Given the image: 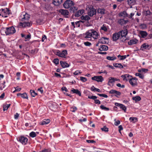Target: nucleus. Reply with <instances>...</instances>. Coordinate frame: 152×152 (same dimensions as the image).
Segmentation results:
<instances>
[{"label": "nucleus", "mask_w": 152, "mask_h": 152, "mask_svg": "<svg viewBox=\"0 0 152 152\" xmlns=\"http://www.w3.org/2000/svg\"><path fill=\"white\" fill-rule=\"evenodd\" d=\"M114 121H115V122L114 123V125L115 126H117L119 125L120 123V122L119 120H118L116 121V119H115Z\"/></svg>", "instance_id": "4d7b16f0"}, {"label": "nucleus", "mask_w": 152, "mask_h": 152, "mask_svg": "<svg viewBox=\"0 0 152 152\" xmlns=\"http://www.w3.org/2000/svg\"><path fill=\"white\" fill-rule=\"evenodd\" d=\"M55 54L59 57L65 58L67 54V52L66 50H63L62 52H61L59 50H57L55 53Z\"/></svg>", "instance_id": "20e7f679"}, {"label": "nucleus", "mask_w": 152, "mask_h": 152, "mask_svg": "<svg viewBox=\"0 0 152 152\" xmlns=\"http://www.w3.org/2000/svg\"><path fill=\"white\" fill-rule=\"evenodd\" d=\"M136 0H127L128 4L130 6H132L136 3Z\"/></svg>", "instance_id": "cd10ccee"}, {"label": "nucleus", "mask_w": 152, "mask_h": 152, "mask_svg": "<svg viewBox=\"0 0 152 152\" xmlns=\"http://www.w3.org/2000/svg\"><path fill=\"white\" fill-rule=\"evenodd\" d=\"M128 21V20H125L124 19H121L118 20V23L119 24L122 25L126 24Z\"/></svg>", "instance_id": "5701e85b"}, {"label": "nucleus", "mask_w": 152, "mask_h": 152, "mask_svg": "<svg viewBox=\"0 0 152 152\" xmlns=\"http://www.w3.org/2000/svg\"><path fill=\"white\" fill-rule=\"evenodd\" d=\"M126 27L124 26V29L121 34V36L120 37V39L121 41L123 42H126L129 39L126 38V36L127 35L128 32L127 29L126 28Z\"/></svg>", "instance_id": "f03ea898"}, {"label": "nucleus", "mask_w": 152, "mask_h": 152, "mask_svg": "<svg viewBox=\"0 0 152 152\" xmlns=\"http://www.w3.org/2000/svg\"><path fill=\"white\" fill-rule=\"evenodd\" d=\"M63 0H53V3L56 6L59 5L62 2Z\"/></svg>", "instance_id": "aec40b11"}, {"label": "nucleus", "mask_w": 152, "mask_h": 152, "mask_svg": "<svg viewBox=\"0 0 152 152\" xmlns=\"http://www.w3.org/2000/svg\"><path fill=\"white\" fill-rule=\"evenodd\" d=\"M108 47L105 45H101L100 46V48L99 49V50L100 51L103 50H107L108 49Z\"/></svg>", "instance_id": "b1692460"}, {"label": "nucleus", "mask_w": 152, "mask_h": 152, "mask_svg": "<svg viewBox=\"0 0 152 152\" xmlns=\"http://www.w3.org/2000/svg\"><path fill=\"white\" fill-rule=\"evenodd\" d=\"M130 84L132 86H137V82L135 81H133L132 79H130V80H129Z\"/></svg>", "instance_id": "c756f323"}, {"label": "nucleus", "mask_w": 152, "mask_h": 152, "mask_svg": "<svg viewBox=\"0 0 152 152\" xmlns=\"http://www.w3.org/2000/svg\"><path fill=\"white\" fill-rule=\"evenodd\" d=\"M91 90L92 91H96L99 92H101V91L99 89L95 87L94 86H92L91 87Z\"/></svg>", "instance_id": "58836bf2"}, {"label": "nucleus", "mask_w": 152, "mask_h": 152, "mask_svg": "<svg viewBox=\"0 0 152 152\" xmlns=\"http://www.w3.org/2000/svg\"><path fill=\"white\" fill-rule=\"evenodd\" d=\"M92 33L91 30L87 32L86 33L85 37L86 38H91V37Z\"/></svg>", "instance_id": "7c9ffc66"}, {"label": "nucleus", "mask_w": 152, "mask_h": 152, "mask_svg": "<svg viewBox=\"0 0 152 152\" xmlns=\"http://www.w3.org/2000/svg\"><path fill=\"white\" fill-rule=\"evenodd\" d=\"M30 92L31 96L33 97H34L36 96L37 95V94L35 93V91L34 90H30Z\"/></svg>", "instance_id": "a19ab883"}, {"label": "nucleus", "mask_w": 152, "mask_h": 152, "mask_svg": "<svg viewBox=\"0 0 152 152\" xmlns=\"http://www.w3.org/2000/svg\"><path fill=\"white\" fill-rule=\"evenodd\" d=\"M59 12L65 18H68L69 17L68 15L69 14V12L67 10L61 9L59 10Z\"/></svg>", "instance_id": "1a4fd4ad"}, {"label": "nucleus", "mask_w": 152, "mask_h": 152, "mask_svg": "<svg viewBox=\"0 0 152 152\" xmlns=\"http://www.w3.org/2000/svg\"><path fill=\"white\" fill-rule=\"evenodd\" d=\"M30 18V15L27 13H25V14L23 15V17L22 18L21 20L22 22L28 21Z\"/></svg>", "instance_id": "f8f14e48"}, {"label": "nucleus", "mask_w": 152, "mask_h": 152, "mask_svg": "<svg viewBox=\"0 0 152 152\" xmlns=\"http://www.w3.org/2000/svg\"><path fill=\"white\" fill-rule=\"evenodd\" d=\"M134 13H131L130 15H128L127 18L131 19L132 20H133L134 18H133V17L134 16Z\"/></svg>", "instance_id": "a18cd8bd"}, {"label": "nucleus", "mask_w": 152, "mask_h": 152, "mask_svg": "<svg viewBox=\"0 0 152 152\" xmlns=\"http://www.w3.org/2000/svg\"><path fill=\"white\" fill-rule=\"evenodd\" d=\"M121 16H123L124 17H128V14L127 13L126 11H123V12L121 13Z\"/></svg>", "instance_id": "37998d69"}, {"label": "nucleus", "mask_w": 152, "mask_h": 152, "mask_svg": "<svg viewBox=\"0 0 152 152\" xmlns=\"http://www.w3.org/2000/svg\"><path fill=\"white\" fill-rule=\"evenodd\" d=\"M17 140L24 145H26L28 141V139L26 137L23 136L18 137L17 138Z\"/></svg>", "instance_id": "423d86ee"}, {"label": "nucleus", "mask_w": 152, "mask_h": 152, "mask_svg": "<svg viewBox=\"0 0 152 152\" xmlns=\"http://www.w3.org/2000/svg\"><path fill=\"white\" fill-rule=\"evenodd\" d=\"M121 77L123 78L124 80L127 81L128 80H130V79L131 78L132 76L130 75L129 74H125L124 75H122Z\"/></svg>", "instance_id": "4468645a"}, {"label": "nucleus", "mask_w": 152, "mask_h": 152, "mask_svg": "<svg viewBox=\"0 0 152 152\" xmlns=\"http://www.w3.org/2000/svg\"><path fill=\"white\" fill-rule=\"evenodd\" d=\"M143 14L145 16H147L148 15H151L152 14V13L150 10H144L143 12Z\"/></svg>", "instance_id": "2f4dec72"}, {"label": "nucleus", "mask_w": 152, "mask_h": 152, "mask_svg": "<svg viewBox=\"0 0 152 152\" xmlns=\"http://www.w3.org/2000/svg\"><path fill=\"white\" fill-rule=\"evenodd\" d=\"M100 30L104 31L106 32L107 31V28L105 24H103L101 27Z\"/></svg>", "instance_id": "4c0bfd02"}, {"label": "nucleus", "mask_w": 152, "mask_h": 152, "mask_svg": "<svg viewBox=\"0 0 152 152\" xmlns=\"http://www.w3.org/2000/svg\"><path fill=\"white\" fill-rule=\"evenodd\" d=\"M60 63L61 66L63 68L68 67H69L70 66L69 64H68L65 61H60Z\"/></svg>", "instance_id": "dca6fc26"}, {"label": "nucleus", "mask_w": 152, "mask_h": 152, "mask_svg": "<svg viewBox=\"0 0 152 152\" xmlns=\"http://www.w3.org/2000/svg\"><path fill=\"white\" fill-rule=\"evenodd\" d=\"M135 75L136 76H139V77L142 79H143L144 78V76L140 73H136Z\"/></svg>", "instance_id": "de8ad7c7"}, {"label": "nucleus", "mask_w": 152, "mask_h": 152, "mask_svg": "<svg viewBox=\"0 0 152 152\" xmlns=\"http://www.w3.org/2000/svg\"><path fill=\"white\" fill-rule=\"evenodd\" d=\"M86 141L88 143H95L96 141L94 140H87Z\"/></svg>", "instance_id": "bf43d9fd"}, {"label": "nucleus", "mask_w": 152, "mask_h": 152, "mask_svg": "<svg viewBox=\"0 0 152 152\" xmlns=\"http://www.w3.org/2000/svg\"><path fill=\"white\" fill-rule=\"evenodd\" d=\"M92 36L94 39H96L98 38L99 35L98 33L96 31L91 30Z\"/></svg>", "instance_id": "ddd939ff"}, {"label": "nucleus", "mask_w": 152, "mask_h": 152, "mask_svg": "<svg viewBox=\"0 0 152 152\" xmlns=\"http://www.w3.org/2000/svg\"><path fill=\"white\" fill-rule=\"evenodd\" d=\"M149 47V46L148 45H147L146 43H144L141 46L140 50L145 51V49L148 48Z\"/></svg>", "instance_id": "a211bd4d"}, {"label": "nucleus", "mask_w": 152, "mask_h": 152, "mask_svg": "<svg viewBox=\"0 0 152 152\" xmlns=\"http://www.w3.org/2000/svg\"><path fill=\"white\" fill-rule=\"evenodd\" d=\"M70 10L71 12H73V13H76V12L77 9V8L75 7H72L70 8Z\"/></svg>", "instance_id": "ea45409f"}, {"label": "nucleus", "mask_w": 152, "mask_h": 152, "mask_svg": "<svg viewBox=\"0 0 152 152\" xmlns=\"http://www.w3.org/2000/svg\"><path fill=\"white\" fill-rule=\"evenodd\" d=\"M88 98L89 99H91L94 100V101L96 99L97 97L95 96H88Z\"/></svg>", "instance_id": "49530a36"}, {"label": "nucleus", "mask_w": 152, "mask_h": 152, "mask_svg": "<svg viewBox=\"0 0 152 152\" xmlns=\"http://www.w3.org/2000/svg\"><path fill=\"white\" fill-rule=\"evenodd\" d=\"M53 62L56 65H57L59 64V60L58 58L54 59L53 61Z\"/></svg>", "instance_id": "3c124183"}, {"label": "nucleus", "mask_w": 152, "mask_h": 152, "mask_svg": "<svg viewBox=\"0 0 152 152\" xmlns=\"http://www.w3.org/2000/svg\"><path fill=\"white\" fill-rule=\"evenodd\" d=\"M22 22V23L21 22L20 23V25L23 27H30L32 25V23L31 21H29L28 20Z\"/></svg>", "instance_id": "6e6552de"}, {"label": "nucleus", "mask_w": 152, "mask_h": 152, "mask_svg": "<svg viewBox=\"0 0 152 152\" xmlns=\"http://www.w3.org/2000/svg\"><path fill=\"white\" fill-rule=\"evenodd\" d=\"M19 116V114L18 113H16L14 115V118L15 119H18Z\"/></svg>", "instance_id": "0e129e2a"}, {"label": "nucleus", "mask_w": 152, "mask_h": 152, "mask_svg": "<svg viewBox=\"0 0 152 152\" xmlns=\"http://www.w3.org/2000/svg\"><path fill=\"white\" fill-rule=\"evenodd\" d=\"M106 39H108V38L105 37H102L100 39L99 42L102 44H106V42L105 41Z\"/></svg>", "instance_id": "72a5a7b5"}, {"label": "nucleus", "mask_w": 152, "mask_h": 152, "mask_svg": "<svg viewBox=\"0 0 152 152\" xmlns=\"http://www.w3.org/2000/svg\"><path fill=\"white\" fill-rule=\"evenodd\" d=\"M94 101V102L96 104H101L100 101L98 99H96Z\"/></svg>", "instance_id": "680f3d73"}, {"label": "nucleus", "mask_w": 152, "mask_h": 152, "mask_svg": "<svg viewBox=\"0 0 152 152\" xmlns=\"http://www.w3.org/2000/svg\"><path fill=\"white\" fill-rule=\"evenodd\" d=\"M87 13L88 15H86L85 16L82 15L80 17L82 20H84L87 21L86 26L88 27L91 25V22L89 21L90 18L89 17H92L96 14V10L94 8L93 6L92 5L89 6L86 8Z\"/></svg>", "instance_id": "f257e3e1"}, {"label": "nucleus", "mask_w": 152, "mask_h": 152, "mask_svg": "<svg viewBox=\"0 0 152 152\" xmlns=\"http://www.w3.org/2000/svg\"><path fill=\"white\" fill-rule=\"evenodd\" d=\"M80 80L83 82H85L87 81V79L85 77H80Z\"/></svg>", "instance_id": "6e6d98bb"}, {"label": "nucleus", "mask_w": 152, "mask_h": 152, "mask_svg": "<svg viewBox=\"0 0 152 152\" xmlns=\"http://www.w3.org/2000/svg\"><path fill=\"white\" fill-rule=\"evenodd\" d=\"M1 11L0 12V15H3V16L4 15V14H6V15H9V12L8 10L7 9H6L5 10L4 9H1Z\"/></svg>", "instance_id": "412c9836"}, {"label": "nucleus", "mask_w": 152, "mask_h": 152, "mask_svg": "<svg viewBox=\"0 0 152 152\" xmlns=\"http://www.w3.org/2000/svg\"><path fill=\"white\" fill-rule=\"evenodd\" d=\"M71 111L72 112H75L77 110V108L76 107H72L71 108Z\"/></svg>", "instance_id": "13d9d810"}, {"label": "nucleus", "mask_w": 152, "mask_h": 152, "mask_svg": "<svg viewBox=\"0 0 152 152\" xmlns=\"http://www.w3.org/2000/svg\"><path fill=\"white\" fill-rule=\"evenodd\" d=\"M106 59L109 60L113 61L116 59V58L115 56L112 57L107 56L106 57Z\"/></svg>", "instance_id": "e433bc0d"}, {"label": "nucleus", "mask_w": 152, "mask_h": 152, "mask_svg": "<svg viewBox=\"0 0 152 152\" xmlns=\"http://www.w3.org/2000/svg\"><path fill=\"white\" fill-rule=\"evenodd\" d=\"M135 119L137 120V118L134 117H130L129 119V120L131 122H132L134 123V121Z\"/></svg>", "instance_id": "5fc2aeb1"}, {"label": "nucleus", "mask_w": 152, "mask_h": 152, "mask_svg": "<svg viewBox=\"0 0 152 152\" xmlns=\"http://www.w3.org/2000/svg\"><path fill=\"white\" fill-rule=\"evenodd\" d=\"M101 129L102 131L105 132H108L109 130L108 128H107L106 126H104L103 128H101Z\"/></svg>", "instance_id": "09e8293b"}, {"label": "nucleus", "mask_w": 152, "mask_h": 152, "mask_svg": "<svg viewBox=\"0 0 152 152\" xmlns=\"http://www.w3.org/2000/svg\"><path fill=\"white\" fill-rule=\"evenodd\" d=\"M124 30H121L118 32L114 33L113 35V41H116L121 36V34L122 33Z\"/></svg>", "instance_id": "39448f33"}, {"label": "nucleus", "mask_w": 152, "mask_h": 152, "mask_svg": "<svg viewBox=\"0 0 152 152\" xmlns=\"http://www.w3.org/2000/svg\"><path fill=\"white\" fill-rule=\"evenodd\" d=\"M39 152H50V150L49 149H45Z\"/></svg>", "instance_id": "338daca9"}, {"label": "nucleus", "mask_w": 152, "mask_h": 152, "mask_svg": "<svg viewBox=\"0 0 152 152\" xmlns=\"http://www.w3.org/2000/svg\"><path fill=\"white\" fill-rule=\"evenodd\" d=\"M115 105L116 106L119 107L121 109L124 111V112H126V107L124 104L117 102H115Z\"/></svg>", "instance_id": "9b49d317"}, {"label": "nucleus", "mask_w": 152, "mask_h": 152, "mask_svg": "<svg viewBox=\"0 0 152 152\" xmlns=\"http://www.w3.org/2000/svg\"><path fill=\"white\" fill-rule=\"evenodd\" d=\"M132 99L136 102H138L140 101L141 99V97L139 96H137L132 97Z\"/></svg>", "instance_id": "c9c22d12"}, {"label": "nucleus", "mask_w": 152, "mask_h": 152, "mask_svg": "<svg viewBox=\"0 0 152 152\" xmlns=\"http://www.w3.org/2000/svg\"><path fill=\"white\" fill-rule=\"evenodd\" d=\"M97 95L100 96H102L104 98H107L108 97L107 95L105 94H98Z\"/></svg>", "instance_id": "864d4df0"}, {"label": "nucleus", "mask_w": 152, "mask_h": 152, "mask_svg": "<svg viewBox=\"0 0 152 152\" xmlns=\"http://www.w3.org/2000/svg\"><path fill=\"white\" fill-rule=\"evenodd\" d=\"M50 122V119H45L42 121V122H40L41 123L40 124L42 125H46L49 124Z\"/></svg>", "instance_id": "a878e982"}, {"label": "nucleus", "mask_w": 152, "mask_h": 152, "mask_svg": "<svg viewBox=\"0 0 152 152\" xmlns=\"http://www.w3.org/2000/svg\"><path fill=\"white\" fill-rule=\"evenodd\" d=\"M29 136L32 138L35 137L36 136L37 134L36 133L34 132H32L30 133L29 134Z\"/></svg>", "instance_id": "79ce46f5"}, {"label": "nucleus", "mask_w": 152, "mask_h": 152, "mask_svg": "<svg viewBox=\"0 0 152 152\" xmlns=\"http://www.w3.org/2000/svg\"><path fill=\"white\" fill-rule=\"evenodd\" d=\"M138 42V40L136 39H132L130 40L128 42L129 45H132L136 44Z\"/></svg>", "instance_id": "6ab92c4d"}, {"label": "nucleus", "mask_w": 152, "mask_h": 152, "mask_svg": "<svg viewBox=\"0 0 152 152\" xmlns=\"http://www.w3.org/2000/svg\"><path fill=\"white\" fill-rule=\"evenodd\" d=\"M140 34L142 38H145L147 36L148 33L145 31H140Z\"/></svg>", "instance_id": "4be33fe9"}, {"label": "nucleus", "mask_w": 152, "mask_h": 152, "mask_svg": "<svg viewBox=\"0 0 152 152\" xmlns=\"http://www.w3.org/2000/svg\"><path fill=\"white\" fill-rule=\"evenodd\" d=\"M100 107L102 109L106 111H108L109 110V109L108 108L106 107L103 105H101L100 106Z\"/></svg>", "instance_id": "c03bdc74"}, {"label": "nucleus", "mask_w": 152, "mask_h": 152, "mask_svg": "<svg viewBox=\"0 0 152 152\" xmlns=\"http://www.w3.org/2000/svg\"><path fill=\"white\" fill-rule=\"evenodd\" d=\"M92 80H95L98 82H102L103 80V77L102 76H95L91 78Z\"/></svg>", "instance_id": "9d476101"}, {"label": "nucleus", "mask_w": 152, "mask_h": 152, "mask_svg": "<svg viewBox=\"0 0 152 152\" xmlns=\"http://www.w3.org/2000/svg\"><path fill=\"white\" fill-rule=\"evenodd\" d=\"M21 89V88H18V87H17L15 88V89L14 91H13V92H15V91H19Z\"/></svg>", "instance_id": "69168bd1"}, {"label": "nucleus", "mask_w": 152, "mask_h": 152, "mask_svg": "<svg viewBox=\"0 0 152 152\" xmlns=\"http://www.w3.org/2000/svg\"><path fill=\"white\" fill-rule=\"evenodd\" d=\"M97 12L101 15H104L106 13V10L104 9L99 8L97 10Z\"/></svg>", "instance_id": "393cba45"}, {"label": "nucleus", "mask_w": 152, "mask_h": 152, "mask_svg": "<svg viewBox=\"0 0 152 152\" xmlns=\"http://www.w3.org/2000/svg\"><path fill=\"white\" fill-rule=\"evenodd\" d=\"M84 44L85 45L87 46H90L91 45V44L88 42H85Z\"/></svg>", "instance_id": "603ef678"}, {"label": "nucleus", "mask_w": 152, "mask_h": 152, "mask_svg": "<svg viewBox=\"0 0 152 152\" xmlns=\"http://www.w3.org/2000/svg\"><path fill=\"white\" fill-rule=\"evenodd\" d=\"M10 105V104H4L3 105V110L5 111L7 110Z\"/></svg>", "instance_id": "f704fd0d"}, {"label": "nucleus", "mask_w": 152, "mask_h": 152, "mask_svg": "<svg viewBox=\"0 0 152 152\" xmlns=\"http://www.w3.org/2000/svg\"><path fill=\"white\" fill-rule=\"evenodd\" d=\"M75 25L76 26V27H78L80 26V24L79 22L77 21L75 22Z\"/></svg>", "instance_id": "e2e57ef3"}, {"label": "nucleus", "mask_w": 152, "mask_h": 152, "mask_svg": "<svg viewBox=\"0 0 152 152\" xmlns=\"http://www.w3.org/2000/svg\"><path fill=\"white\" fill-rule=\"evenodd\" d=\"M84 12V10H79L76 12L75 16L76 17H78L81 16Z\"/></svg>", "instance_id": "f3484780"}, {"label": "nucleus", "mask_w": 152, "mask_h": 152, "mask_svg": "<svg viewBox=\"0 0 152 152\" xmlns=\"http://www.w3.org/2000/svg\"><path fill=\"white\" fill-rule=\"evenodd\" d=\"M5 82L4 81L3 83L0 84V90H2L4 88L5 85L4 84Z\"/></svg>", "instance_id": "8fccbe9b"}, {"label": "nucleus", "mask_w": 152, "mask_h": 152, "mask_svg": "<svg viewBox=\"0 0 152 152\" xmlns=\"http://www.w3.org/2000/svg\"><path fill=\"white\" fill-rule=\"evenodd\" d=\"M17 96H21L23 99H28V97L26 93H24L23 94L18 93L17 94Z\"/></svg>", "instance_id": "bb28decb"}, {"label": "nucleus", "mask_w": 152, "mask_h": 152, "mask_svg": "<svg viewBox=\"0 0 152 152\" xmlns=\"http://www.w3.org/2000/svg\"><path fill=\"white\" fill-rule=\"evenodd\" d=\"M78 21L80 23V25H81V23H85L86 24V23H87V21H86L85 20V21L80 20Z\"/></svg>", "instance_id": "052dcab7"}, {"label": "nucleus", "mask_w": 152, "mask_h": 152, "mask_svg": "<svg viewBox=\"0 0 152 152\" xmlns=\"http://www.w3.org/2000/svg\"><path fill=\"white\" fill-rule=\"evenodd\" d=\"M114 83V77H110L109 78V81L107 83L108 85L110 86L111 84H112L113 86Z\"/></svg>", "instance_id": "2eb2a0df"}, {"label": "nucleus", "mask_w": 152, "mask_h": 152, "mask_svg": "<svg viewBox=\"0 0 152 152\" xmlns=\"http://www.w3.org/2000/svg\"><path fill=\"white\" fill-rule=\"evenodd\" d=\"M71 91L73 93H75L78 94L79 95V96H81V93L78 90L75 89L74 88H72Z\"/></svg>", "instance_id": "c85d7f7f"}, {"label": "nucleus", "mask_w": 152, "mask_h": 152, "mask_svg": "<svg viewBox=\"0 0 152 152\" xmlns=\"http://www.w3.org/2000/svg\"><path fill=\"white\" fill-rule=\"evenodd\" d=\"M116 91L114 90H111L110 91L109 93L111 94H115Z\"/></svg>", "instance_id": "774afa93"}, {"label": "nucleus", "mask_w": 152, "mask_h": 152, "mask_svg": "<svg viewBox=\"0 0 152 152\" xmlns=\"http://www.w3.org/2000/svg\"><path fill=\"white\" fill-rule=\"evenodd\" d=\"M113 66L115 67H119L120 68H123V66L120 63H115L113 64Z\"/></svg>", "instance_id": "473e14b6"}, {"label": "nucleus", "mask_w": 152, "mask_h": 152, "mask_svg": "<svg viewBox=\"0 0 152 152\" xmlns=\"http://www.w3.org/2000/svg\"><path fill=\"white\" fill-rule=\"evenodd\" d=\"M74 5V3L72 1L67 0L64 2L63 6L65 8L67 9Z\"/></svg>", "instance_id": "0eeeda50"}, {"label": "nucleus", "mask_w": 152, "mask_h": 152, "mask_svg": "<svg viewBox=\"0 0 152 152\" xmlns=\"http://www.w3.org/2000/svg\"><path fill=\"white\" fill-rule=\"evenodd\" d=\"M4 31L7 35L13 34L16 32L15 29L13 26L6 28Z\"/></svg>", "instance_id": "7ed1b4c3"}]
</instances>
